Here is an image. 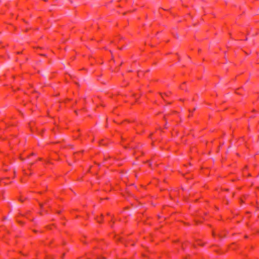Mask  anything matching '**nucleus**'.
Segmentation results:
<instances>
[{
  "instance_id": "obj_3",
  "label": "nucleus",
  "mask_w": 259,
  "mask_h": 259,
  "mask_svg": "<svg viewBox=\"0 0 259 259\" xmlns=\"http://www.w3.org/2000/svg\"><path fill=\"white\" fill-rule=\"evenodd\" d=\"M161 97L164 100V96L162 95H161Z\"/></svg>"
},
{
  "instance_id": "obj_4",
  "label": "nucleus",
  "mask_w": 259,
  "mask_h": 259,
  "mask_svg": "<svg viewBox=\"0 0 259 259\" xmlns=\"http://www.w3.org/2000/svg\"><path fill=\"white\" fill-rule=\"evenodd\" d=\"M212 235H213V236H214V235H214V232H213V233H212Z\"/></svg>"
},
{
  "instance_id": "obj_1",
  "label": "nucleus",
  "mask_w": 259,
  "mask_h": 259,
  "mask_svg": "<svg viewBox=\"0 0 259 259\" xmlns=\"http://www.w3.org/2000/svg\"><path fill=\"white\" fill-rule=\"evenodd\" d=\"M88 259H105L99 254V252L97 251H94L92 254L88 256Z\"/></svg>"
},
{
  "instance_id": "obj_5",
  "label": "nucleus",
  "mask_w": 259,
  "mask_h": 259,
  "mask_svg": "<svg viewBox=\"0 0 259 259\" xmlns=\"http://www.w3.org/2000/svg\"><path fill=\"white\" fill-rule=\"evenodd\" d=\"M119 241H122L120 238L119 239Z\"/></svg>"
},
{
  "instance_id": "obj_2",
  "label": "nucleus",
  "mask_w": 259,
  "mask_h": 259,
  "mask_svg": "<svg viewBox=\"0 0 259 259\" xmlns=\"http://www.w3.org/2000/svg\"><path fill=\"white\" fill-rule=\"evenodd\" d=\"M102 218H103V216L101 215L100 217H99V218H97V221L98 223H101V221L102 220Z\"/></svg>"
}]
</instances>
